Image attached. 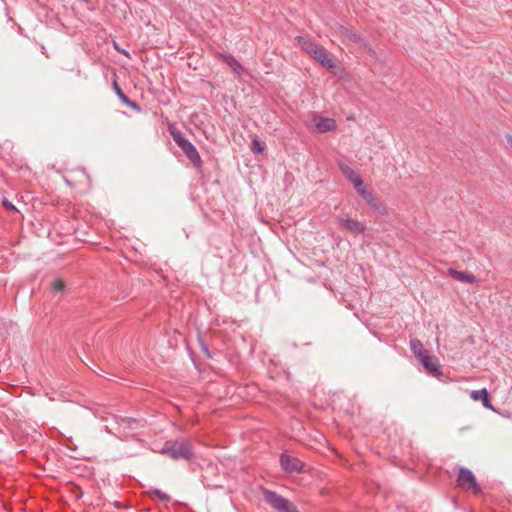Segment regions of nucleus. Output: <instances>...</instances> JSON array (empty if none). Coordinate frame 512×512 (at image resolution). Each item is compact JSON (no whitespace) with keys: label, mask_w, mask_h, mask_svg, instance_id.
Here are the masks:
<instances>
[{"label":"nucleus","mask_w":512,"mask_h":512,"mask_svg":"<svg viewBox=\"0 0 512 512\" xmlns=\"http://www.w3.org/2000/svg\"><path fill=\"white\" fill-rule=\"evenodd\" d=\"M295 41L303 51L323 67L328 69H334L336 67L334 57L323 46L301 36L296 37Z\"/></svg>","instance_id":"1"},{"label":"nucleus","mask_w":512,"mask_h":512,"mask_svg":"<svg viewBox=\"0 0 512 512\" xmlns=\"http://www.w3.org/2000/svg\"><path fill=\"white\" fill-rule=\"evenodd\" d=\"M160 453L168 455L173 460L189 459L192 456L191 445L185 440L167 441Z\"/></svg>","instance_id":"2"},{"label":"nucleus","mask_w":512,"mask_h":512,"mask_svg":"<svg viewBox=\"0 0 512 512\" xmlns=\"http://www.w3.org/2000/svg\"><path fill=\"white\" fill-rule=\"evenodd\" d=\"M307 125L309 129L317 133H326L334 131L337 128V124L334 119L320 115H313Z\"/></svg>","instance_id":"3"},{"label":"nucleus","mask_w":512,"mask_h":512,"mask_svg":"<svg viewBox=\"0 0 512 512\" xmlns=\"http://www.w3.org/2000/svg\"><path fill=\"white\" fill-rule=\"evenodd\" d=\"M264 499L279 512H299L292 503L268 490L264 491Z\"/></svg>","instance_id":"4"},{"label":"nucleus","mask_w":512,"mask_h":512,"mask_svg":"<svg viewBox=\"0 0 512 512\" xmlns=\"http://www.w3.org/2000/svg\"><path fill=\"white\" fill-rule=\"evenodd\" d=\"M458 485L464 490L471 491L475 494L480 492V487L476 481L473 473L465 468H461L459 470V475L457 478Z\"/></svg>","instance_id":"5"},{"label":"nucleus","mask_w":512,"mask_h":512,"mask_svg":"<svg viewBox=\"0 0 512 512\" xmlns=\"http://www.w3.org/2000/svg\"><path fill=\"white\" fill-rule=\"evenodd\" d=\"M358 194L363 198L364 201L367 202L374 210H380L382 208V204L378 199L366 188L364 183H361V186L355 187Z\"/></svg>","instance_id":"6"},{"label":"nucleus","mask_w":512,"mask_h":512,"mask_svg":"<svg viewBox=\"0 0 512 512\" xmlns=\"http://www.w3.org/2000/svg\"><path fill=\"white\" fill-rule=\"evenodd\" d=\"M281 465L285 471L299 472L303 469L304 464L297 458L291 457L287 454L281 456Z\"/></svg>","instance_id":"7"},{"label":"nucleus","mask_w":512,"mask_h":512,"mask_svg":"<svg viewBox=\"0 0 512 512\" xmlns=\"http://www.w3.org/2000/svg\"><path fill=\"white\" fill-rule=\"evenodd\" d=\"M420 362L425 367V369L433 374L434 376H439L441 372L439 371V363L435 357H432L426 353H422V356L419 357Z\"/></svg>","instance_id":"8"},{"label":"nucleus","mask_w":512,"mask_h":512,"mask_svg":"<svg viewBox=\"0 0 512 512\" xmlns=\"http://www.w3.org/2000/svg\"><path fill=\"white\" fill-rule=\"evenodd\" d=\"M448 274L453 279L458 280L460 282H464V283H477L478 282L475 275L468 271H459L454 268H449Z\"/></svg>","instance_id":"9"},{"label":"nucleus","mask_w":512,"mask_h":512,"mask_svg":"<svg viewBox=\"0 0 512 512\" xmlns=\"http://www.w3.org/2000/svg\"><path fill=\"white\" fill-rule=\"evenodd\" d=\"M340 170L343 173V175L353 184L354 187L361 186L363 180L353 168H351L347 164L341 163Z\"/></svg>","instance_id":"10"},{"label":"nucleus","mask_w":512,"mask_h":512,"mask_svg":"<svg viewBox=\"0 0 512 512\" xmlns=\"http://www.w3.org/2000/svg\"><path fill=\"white\" fill-rule=\"evenodd\" d=\"M338 34L342 38V41L347 44H349V43L358 44V43H361V41H362L361 37L357 33H355L353 30L348 29L343 26L338 27Z\"/></svg>","instance_id":"11"},{"label":"nucleus","mask_w":512,"mask_h":512,"mask_svg":"<svg viewBox=\"0 0 512 512\" xmlns=\"http://www.w3.org/2000/svg\"><path fill=\"white\" fill-rule=\"evenodd\" d=\"M180 148L183 150V152L194 165H200L201 158L195 146L191 142L187 141L186 143H182V146Z\"/></svg>","instance_id":"12"},{"label":"nucleus","mask_w":512,"mask_h":512,"mask_svg":"<svg viewBox=\"0 0 512 512\" xmlns=\"http://www.w3.org/2000/svg\"><path fill=\"white\" fill-rule=\"evenodd\" d=\"M470 397L474 401H481L483 406L487 409L494 410L490 403V397L489 393L486 388H483L481 390H474L470 393Z\"/></svg>","instance_id":"13"},{"label":"nucleus","mask_w":512,"mask_h":512,"mask_svg":"<svg viewBox=\"0 0 512 512\" xmlns=\"http://www.w3.org/2000/svg\"><path fill=\"white\" fill-rule=\"evenodd\" d=\"M340 223L346 230L352 233L360 234L365 231V226L361 222L354 219H340Z\"/></svg>","instance_id":"14"},{"label":"nucleus","mask_w":512,"mask_h":512,"mask_svg":"<svg viewBox=\"0 0 512 512\" xmlns=\"http://www.w3.org/2000/svg\"><path fill=\"white\" fill-rule=\"evenodd\" d=\"M218 57H220L224 62L227 63V65L236 73H240L242 71V66L240 63L230 55H221L219 54Z\"/></svg>","instance_id":"15"},{"label":"nucleus","mask_w":512,"mask_h":512,"mask_svg":"<svg viewBox=\"0 0 512 512\" xmlns=\"http://www.w3.org/2000/svg\"><path fill=\"white\" fill-rule=\"evenodd\" d=\"M411 349L418 358L422 356V353L428 352L417 339L411 340Z\"/></svg>","instance_id":"16"},{"label":"nucleus","mask_w":512,"mask_h":512,"mask_svg":"<svg viewBox=\"0 0 512 512\" xmlns=\"http://www.w3.org/2000/svg\"><path fill=\"white\" fill-rule=\"evenodd\" d=\"M170 133L173 137V140L178 144L179 147L182 146V143H186L188 141L187 139L183 138L180 131H178L174 128L170 129Z\"/></svg>","instance_id":"17"},{"label":"nucleus","mask_w":512,"mask_h":512,"mask_svg":"<svg viewBox=\"0 0 512 512\" xmlns=\"http://www.w3.org/2000/svg\"><path fill=\"white\" fill-rule=\"evenodd\" d=\"M251 149L254 153H262L265 149V145L255 137L252 141Z\"/></svg>","instance_id":"18"},{"label":"nucleus","mask_w":512,"mask_h":512,"mask_svg":"<svg viewBox=\"0 0 512 512\" xmlns=\"http://www.w3.org/2000/svg\"><path fill=\"white\" fill-rule=\"evenodd\" d=\"M64 287H65V284L61 279H56L52 284L53 290L57 291V292L63 291Z\"/></svg>","instance_id":"19"},{"label":"nucleus","mask_w":512,"mask_h":512,"mask_svg":"<svg viewBox=\"0 0 512 512\" xmlns=\"http://www.w3.org/2000/svg\"><path fill=\"white\" fill-rule=\"evenodd\" d=\"M153 493L163 501H168L170 499L167 494L163 493L160 490H154Z\"/></svg>","instance_id":"20"},{"label":"nucleus","mask_w":512,"mask_h":512,"mask_svg":"<svg viewBox=\"0 0 512 512\" xmlns=\"http://www.w3.org/2000/svg\"><path fill=\"white\" fill-rule=\"evenodd\" d=\"M2 204H3V206H4L7 210L17 211L16 207H15L11 202H9L7 199H4V200L2 201Z\"/></svg>","instance_id":"21"},{"label":"nucleus","mask_w":512,"mask_h":512,"mask_svg":"<svg viewBox=\"0 0 512 512\" xmlns=\"http://www.w3.org/2000/svg\"><path fill=\"white\" fill-rule=\"evenodd\" d=\"M114 87L116 89L117 94L119 97L124 101L128 102V98L125 96V94L121 91V89L118 87L117 83H114Z\"/></svg>","instance_id":"22"},{"label":"nucleus","mask_w":512,"mask_h":512,"mask_svg":"<svg viewBox=\"0 0 512 512\" xmlns=\"http://www.w3.org/2000/svg\"><path fill=\"white\" fill-rule=\"evenodd\" d=\"M113 45H114V48H115L117 51L122 52V53H123V54H125V55H128V53H127L126 51L121 50V49L119 48V46H118V44H117L116 42H114V44H113Z\"/></svg>","instance_id":"23"}]
</instances>
